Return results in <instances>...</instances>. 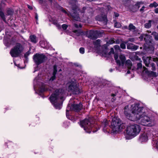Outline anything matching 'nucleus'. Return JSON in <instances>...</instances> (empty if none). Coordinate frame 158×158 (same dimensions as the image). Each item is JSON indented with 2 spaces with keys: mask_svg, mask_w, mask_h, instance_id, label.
Masks as SVG:
<instances>
[{
  "mask_svg": "<svg viewBox=\"0 0 158 158\" xmlns=\"http://www.w3.org/2000/svg\"><path fill=\"white\" fill-rule=\"evenodd\" d=\"M144 69V71H145V69H146V68L145 67H143V68Z\"/></svg>",
  "mask_w": 158,
  "mask_h": 158,
  "instance_id": "052dcab7",
  "label": "nucleus"
},
{
  "mask_svg": "<svg viewBox=\"0 0 158 158\" xmlns=\"http://www.w3.org/2000/svg\"><path fill=\"white\" fill-rule=\"evenodd\" d=\"M125 124L118 118L114 117L111 123V128L114 132L120 131L125 128Z\"/></svg>",
  "mask_w": 158,
  "mask_h": 158,
  "instance_id": "20e7f679",
  "label": "nucleus"
},
{
  "mask_svg": "<svg viewBox=\"0 0 158 158\" xmlns=\"http://www.w3.org/2000/svg\"><path fill=\"white\" fill-rule=\"evenodd\" d=\"M30 52L28 51L26 52L24 55V57L26 59V60H28V58H27L28 56L30 55Z\"/></svg>",
  "mask_w": 158,
  "mask_h": 158,
  "instance_id": "2f4dec72",
  "label": "nucleus"
},
{
  "mask_svg": "<svg viewBox=\"0 0 158 158\" xmlns=\"http://www.w3.org/2000/svg\"><path fill=\"white\" fill-rule=\"evenodd\" d=\"M152 59L154 61L156 62L158 65V58H152Z\"/></svg>",
  "mask_w": 158,
  "mask_h": 158,
  "instance_id": "58836bf2",
  "label": "nucleus"
},
{
  "mask_svg": "<svg viewBox=\"0 0 158 158\" xmlns=\"http://www.w3.org/2000/svg\"><path fill=\"white\" fill-rule=\"evenodd\" d=\"M14 64H15V65H16V66H17L19 68H20V69H23V68L22 67H19V66L20 65H19V64H18L17 65V64H16V63H15V62H14Z\"/></svg>",
  "mask_w": 158,
  "mask_h": 158,
  "instance_id": "c03bdc74",
  "label": "nucleus"
},
{
  "mask_svg": "<svg viewBox=\"0 0 158 158\" xmlns=\"http://www.w3.org/2000/svg\"><path fill=\"white\" fill-rule=\"evenodd\" d=\"M57 72V66L56 65H54L53 66V71L52 74V76L49 79L50 81H52L54 79H55L56 78V75Z\"/></svg>",
  "mask_w": 158,
  "mask_h": 158,
  "instance_id": "f3484780",
  "label": "nucleus"
},
{
  "mask_svg": "<svg viewBox=\"0 0 158 158\" xmlns=\"http://www.w3.org/2000/svg\"><path fill=\"white\" fill-rule=\"evenodd\" d=\"M155 12L156 13H158V8H156L155 10Z\"/></svg>",
  "mask_w": 158,
  "mask_h": 158,
  "instance_id": "603ef678",
  "label": "nucleus"
},
{
  "mask_svg": "<svg viewBox=\"0 0 158 158\" xmlns=\"http://www.w3.org/2000/svg\"><path fill=\"white\" fill-rule=\"evenodd\" d=\"M130 73V71L129 70H128L127 71V73H128V74H129Z\"/></svg>",
  "mask_w": 158,
  "mask_h": 158,
  "instance_id": "6e6d98bb",
  "label": "nucleus"
},
{
  "mask_svg": "<svg viewBox=\"0 0 158 158\" xmlns=\"http://www.w3.org/2000/svg\"><path fill=\"white\" fill-rule=\"evenodd\" d=\"M36 70H35L34 71V73L35 72Z\"/></svg>",
  "mask_w": 158,
  "mask_h": 158,
  "instance_id": "69168bd1",
  "label": "nucleus"
},
{
  "mask_svg": "<svg viewBox=\"0 0 158 158\" xmlns=\"http://www.w3.org/2000/svg\"><path fill=\"white\" fill-rule=\"evenodd\" d=\"M124 27H125V28L126 29H127L128 28L127 26H125Z\"/></svg>",
  "mask_w": 158,
  "mask_h": 158,
  "instance_id": "bf43d9fd",
  "label": "nucleus"
},
{
  "mask_svg": "<svg viewBox=\"0 0 158 158\" xmlns=\"http://www.w3.org/2000/svg\"><path fill=\"white\" fill-rule=\"evenodd\" d=\"M101 40H98L94 42V45L96 46H100Z\"/></svg>",
  "mask_w": 158,
  "mask_h": 158,
  "instance_id": "c756f323",
  "label": "nucleus"
},
{
  "mask_svg": "<svg viewBox=\"0 0 158 158\" xmlns=\"http://www.w3.org/2000/svg\"><path fill=\"white\" fill-rule=\"evenodd\" d=\"M95 19L99 21H105L106 20V17L105 15L103 16L98 15L96 17Z\"/></svg>",
  "mask_w": 158,
  "mask_h": 158,
  "instance_id": "412c9836",
  "label": "nucleus"
},
{
  "mask_svg": "<svg viewBox=\"0 0 158 158\" xmlns=\"http://www.w3.org/2000/svg\"><path fill=\"white\" fill-rule=\"evenodd\" d=\"M73 13H71L70 15L75 20L78 21H81L80 18L79 17L78 15L75 13L76 11H77V10H76L75 9H73ZM78 10H79L78 9ZM60 11H61L64 13L67 14L69 16L70 15L62 7L60 6Z\"/></svg>",
  "mask_w": 158,
  "mask_h": 158,
  "instance_id": "9b49d317",
  "label": "nucleus"
},
{
  "mask_svg": "<svg viewBox=\"0 0 158 158\" xmlns=\"http://www.w3.org/2000/svg\"><path fill=\"white\" fill-rule=\"evenodd\" d=\"M114 58L116 63L118 65L124 66L126 60V58L124 55L120 54L118 58V54H115L114 55Z\"/></svg>",
  "mask_w": 158,
  "mask_h": 158,
  "instance_id": "9d476101",
  "label": "nucleus"
},
{
  "mask_svg": "<svg viewBox=\"0 0 158 158\" xmlns=\"http://www.w3.org/2000/svg\"><path fill=\"white\" fill-rule=\"evenodd\" d=\"M138 47L132 44H129L127 46L128 49H131L134 50H136L138 49Z\"/></svg>",
  "mask_w": 158,
  "mask_h": 158,
  "instance_id": "aec40b11",
  "label": "nucleus"
},
{
  "mask_svg": "<svg viewBox=\"0 0 158 158\" xmlns=\"http://www.w3.org/2000/svg\"><path fill=\"white\" fill-rule=\"evenodd\" d=\"M135 27L132 23H130L129 25L128 29L130 30H135Z\"/></svg>",
  "mask_w": 158,
  "mask_h": 158,
  "instance_id": "c85d7f7f",
  "label": "nucleus"
},
{
  "mask_svg": "<svg viewBox=\"0 0 158 158\" xmlns=\"http://www.w3.org/2000/svg\"><path fill=\"white\" fill-rule=\"evenodd\" d=\"M154 21L152 20H149L148 23L144 24V27L147 28H149L152 25V23H154Z\"/></svg>",
  "mask_w": 158,
  "mask_h": 158,
  "instance_id": "b1692460",
  "label": "nucleus"
},
{
  "mask_svg": "<svg viewBox=\"0 0 158 158\" xmlns=\"http://www.w3.org/2000/svg\"><path fill=\"white\" fill-rule=\"evenodd\" d=\"M145 8V7L144 6H143L140 9V11H143L144 9Z\"/></svg>",
  "mask_w": 158,
  "mask_h": 158,
  "instance_id": "09e8293b",
  "label": "nucleus"
},
{
  "mask_svg": "<svg viewBox=\"0 0 158 158\" xmlns=\"http://www.w3.org/2000/svg\"><path fill=\"white\" fill-rule=\"evenodd\" d=\"M97 33V31H90L89 34L87 35L88 38L92 39H95L97 38L96 34Z\"/></svg>",
  "mask_w": 158,
  "mask_h": 158,
  "instance_id": "dca6fc26",
  "label": "nucleus"
},
{
  "mask_svg": "<svg viewBox=\"0 0 158 158\" xmlns=\"http://www.w3.org/2000/svg\"><path fill=\"white\" fill-rule=\"evenodd\" d=\"M157 29H158V25H157Z\"/></svg>",
  "mask_w": 158,
  "mask_h": 158,
  "instance_id": "338daca9",
  "label": "nucleus"
},
{
  "mask_svg": "<svg viewBox=\"0 0 158 158\" xmlns=\"http://www.w3.org/2000/svg\"><path fill=\"white\" fill-rule=\"evenodd\" d=\"M152 34L156 40H158V33L154 31L153 32Z\"/></svg>",
  "mask_w": 158,
  "mask_h": 158,
  "instance_id": "cd10ccee",
  "label": "nucleus"
},
{
  "mask_svg": "<svg viewBox=\"0 0 158 158\" xmlns=\"http://www.w3.org/2000/svg\"><path fill=\"white\" fill-rule=\"evenodd\" d=\"M158 6V4L156 2H154L153 3H151L149 6L150 7H156Z\"/></svg>",
  "mask_w": 158,
  "mask_h": 158,
  "instance_id": "7c9ffc66",
  "label": "nucleus"
},
{
  "mask_svg": "<svg viewBox=\"0 0 158 158\" xmlns=\"http://www.w3.org/2000/svg\"><path fill=\"white\" fill-rule=\"evenodd\" d=\"M116 94H111V96L114 97L113 98H112V101H114L115 100V98H114V97L115 96H116Z\"/></svg>",
  "mask_w": 158,
  "mask_h": 158,
  "instance_id": "37998d69",
  "label": "nucleus"
},
{
  "mask_svg": "<svg viewBox=\"0 0 158 158\" xmlns=\"http://www.w3.org/2000/svg\"><path fill=\"white\" fill-rule=\"evenodd\" d=\"M141 130L140 126L137 124H130L127 128L126 133L128 135L134 137L138 134Z\"/></svg>",
  "mask_w": 158,
  "mask_h": 158,
  "instance_id": "7ed1b4c3",
  "label": "nucleus"
},
{
  "mask_svg": "<svg viewBox=\"0 0 158 158\" xmlns=\"http://www.w3.org/2000/svg\"><path fill=\"white\" fill-rule=\"evenodd\" d=\"M125 65L128 69H131L132 67V63L131 60H128L126 61Z\"/></svg>",
  "mask_w": 158,
  "mask_h": 158,
  "instance_id": "4be33fe9",
  "label": "nucleus"
},
{
  "mask_svg": "<svg viewBox=\"0 0 158 158\" xmlns=\"http://www.w3.org/2000/svg\"><path fill=\"white\" fill-rule=\"evenodd\" d=\"M115 41H114V40L111 39L108 42H107V43L109 44H113L114 43Z\"/></svg>",
  "mask_w": 158,
  "mask_h": 158,
  "instance_id": "f704fd0d",
  "label": "nucleus"
},
{
  "mask_svg": "<svg viewBox=\"0 0 158 158\" xmlns=\"http://www.w3.org/2000/svg\"><path fill=\"white\" fill-rule=\"evenodd\" d=\"M49 100L54 107L59 109V90L56 89L49 97Z\"/></svg>",
  "mask_w": 158,
  "mask_h": 158,
  "instance_id": "39448f33",
  "label": "nucleus"
},
{
  "mask_svg": "<svg viewBox=\"0 0 158 158\" xmlns=\"http://www.w3.org/2000/svg\"><path fill=\"white\" fill-rule=\"evenodd\" d=\"M152 68H153V69H152V70H155V67L154 66H153V65H152Z\"/></svg>",
  "mask_w": 158,
  "mask_h": 158,
  "instance_id": "5fc2aeb1",
  "label": "nucleus"
},
{
  "mask_svg": "<svg viewBox=\"0 0 158 158\" xmlns=\"http://www.w3.org/2000/svg\"><path fill=\"white\" fill-rule=\"evenodd\" d=\"M67 86L68 91L73 94H78L80 92L78 85L75 81H71L68 82Z\"/></svg>",
  "mask_w": 158,
  "mask_h": 158,
  "instance_id": "0eeeda50",
  "label": "nucleus"
},
{
  "mask_svg": "<svg viewBox=\"0 0 158 158\" xmlns=\"http://www.w3.org/2000/svg\"><path fill=\"white\" fill-rule=\"evenodd\" d=\"M114 15L116 17H118L119 16V15L118 13H114Z\"/></svg>",
  "mask_w": 158,
  "mask_h": 158,
  "instance_id": "864d4df0",
  "label": "nucleus"
},
{
  "mask_svg": "<svg viewBox=\"0 0 158 158\" xmlns=\"http://www.w3.org/2000/svg\"><path fill=\"white\" fill-rule=\"evenodd\" d=\"M29 38L31 42L34 43H37V40L36 39V37L34 35H30V36Z\"/></svg>",
  "mask_w": 158,
  "mask_h": 158,
  "instance_id": "5701e85b",
  "label": "nucleus"
},
{
  "mask_svg": "<svg viewBox=\"0 0 158 158\" xmlns=\"http://www.w3.org/2000/svg\"><path fill=\"white\" fill-rule=\"evenodd\" d=\"M74 26L76 28H78V27H81V25L80 24H79L78 23H75L74 24Z\"/></svg>",
  "mask_w": 158,
  "mask_h": 158,
  "instance_id": "c9c22d12",
  "label": "nucleus"
},
{
  "mask_svg": "<svg viewBox=\"0 0 158 158\" xmlns=\"http://www.w3.org/2000/svg\"><path fill=\"white\" fill-rule=\"evenodd\" d=\"M120 47L122 48L125 49L126 48V45L125 44L123 43H121L120 44Z\"/></svg>",
  "mask_w": 158,
  "mask_h": 158,
  "instance_id": "e433bc0d",
  "label": "nucleus"
},
{
  "mask_svg": "<svg viewBox=\"0 0 158 158\" xmlns=\"http://www.w3.org/2000/svg\"><path fill=\"white\" fill-rule=\"evenodd\" d=\"M107 52V49L106 48L103 52H102L101 54L103 56H104L105 57H108L109 55L111 54H113L114 53V51L113 48H111L110 51L109 52V53H108Z\"/></svg>",
  "mask_w": 158,
  "mask_h": 158,
  "instance_id": "ddd939ff",
  "label": "nucleus"
},
{
  "mask_svg": "<svg viewBox=\"0 0 158 158\" xmlns=\"http://www.w3.org/2000/svg\"><path fill=\"white\" fill-rule=\"evenodd\" d=\"M134 39L133 38H129L128 40L129 41L133 42L134 41Z\"/></svg>",
  "mask_w": 158,
  "mask_h": 158,
  "instance_id": "a18cd8bd",
  "label": "nucleus"
},
{
  "mask_svg": "<svg viewBox=\"0 0 158 158\" xmlns=\"http://www.w3.org/2000/svg\"><path fill=\"white\" fill-rule=\"evenodd\" d=\"M24 49V46L20 43H16L11 48L10 54L12 57H16L19 56Z\"/></svg>",
  "mask_w": 158,
  "mask_h": 158,
  "instance_id": "423d86ee",
  "label": "nucleus"
},
{
  "mask_svg": "<svg viewBox=\"0 0 158 158\" xmlns=\"http://www.w3.org/2000/svg\"><path fill=\"white\" fill-rule=\"evenodd\" d=\"M80 125L81 127L84 128V130L86 132L89 133L91 132L93 126L87 119H85L81 121Z\"/></svg>",
  "mask_w": 158,
  "mask_h": 158,
  "instance_id": "1a4fd4ad",
  "label": "nucleus"
},
{
  "mask_svg": "<svg viewBox=\"0 0 158 158\" xmlns=\"http://www.w3.org/2000/svg\"><path fill=\"white\" fill-rule=\"evenodd\" d=\"M152 58L150 57L144 56L143 57V60L146 66H148L150 63V60H151V59L153 60Z\"/></svg>",
  "mask_w": 158,
  "mask_h": 158,
  "instance_id": "6ab92c4d",
  "label": "nucleus"
},
{
  "mask_svg": "<svg viewBox=\"0 0 158 158\" xmlns=\"http://www.w3.org/2000/svg\"><path fill=\"white\" fill-rule=\"evenodd\" d=\"M112 71H113V70L112 69H111L110 70V72H112Z\"/></svg>",
  "mask_w": 158,
  "mask_h": 158,
  "instance_id": "13d9d810",
  "label": "nucleus"
},
{
  "mask_svg": "<svg viewBox=\"0 0 158 158\" xmlns=\"http://www.w3.org/2000/svg\"><path fill=\"white\" fill-rule=\"evenodd\" d=\"M40 43L42 47L46 49H49L50 48L51 45L46 40H41Z\"/></svg>",
  "mask_w": 158,
  "mask_h": 158,
  "instance_id": "4468645a",
  "label": "nucleus"
},
{
  "mask_svg": "<svg viewBox=\"0 0 158 158\" xmlns=\"http://www.w3.org/2000/svg\"><path fill=\"white\" fill-rule=\"evenodd\" d=\"M67 27V25L66 24H64L62 25V28L64 30H66Z\"/></svg>",
  "mask_w": 158,
  "mask_h": 158,
  "instance_id": "ea45409f",
  "label": "nucleus"
},
{
  "mask_svg": "<svg viewBox=\"0 0 158 158\" xmlns=\"http://www.w3.org/2000/svg\"><path fill=\"white\" fill-rule=\"evenodd\" d=\"M79 51L81 53L83 54L85 52V49L83 48H81L79 49Z\"/></svg>",
  "mask_w": 158,
  "mask_h": 158,
  "instance_id": "72a5a7b5",
  "label": "nucleus"
},
{
  "mask_svg": "<svg viewBox=\"0 0 158 158\" xmlns=\"http://www.w3.org/2000/svg\"><path fill=\"white\" fill-rule=\"evenodd\" d=\"M74 33H76L77 31L76 30H75V31H73Z\"/></svg>",
  "mask_w": 158,
  "mask_h": 158,
  "instance_id": "680f3d73",
  "label": "nucleus"
},
{
  "mask_svg": "<svg viewBox=\"0 0 158 158\" xmlns=\"http://www.w3.org/2000/svg\"><path fill=\"white\" fill-rule=\"evenodd\" d=\"M35 18L36 19V20H38V15L37 13H36L35 15Z\"/></svg>",
  "mask_w": 158,
  "mask_h": 158,
  "instance_id": "de8ad7c7",
  "label": "nucleus"
},
{
  "mask_svg": "<svg viewBox=\"0 0 158 158\" xmlns=\"http://www.w3.org/2000/svg\"><path fill=\"white\" fill-rule=\"evenodd\" d=\"M14 12V11L12 9L8 8L7 10V13L8 15H12Z\"/></svg>",
  "mask_w": 158,
  "mask_h": 158,
  "instance_id": "bb28decb",
  "label": "nucleus"
},
{
  "mask_svg": "<svg viewBox=\"0 0 158 158\" xmlns=\"http://www.w3.org/2000/svg\"><path fill=\"white\" fill-rule=\"evenodd\" d=\"M52 23H53L57 27L58 29H59V24L58 23V22L57 20L56 19H53L52 20Z\"/></svg>",
  "mask_w": 158,
  "mask_h": 158,
  "instance_id": "a878e982",
  "label": "nucleus"
},
{
  "mask_svg": "<svg viewBox=\"0 0 158 158\" xmlns=\"http://www.w3.org/2000/svg\"><path fill=\"white\" fill-rule=\"evenodd\" d=\"M147 140L148 136L146 133L144 132L140 135L139 141L140 142H145L147 141Z\"/></svg>",
  "mask_w": 158,
  "mask_h": 158,
  "instance_id": "2eb2a0df",
  "label": "nucleus"
},
{
  "mask_svg": "<svg viewBox=\"0 0 158 158\" xmlns=\"http://www.w3.org/2000/svg\"><path fill=\"white\" fill-rule=\"evenodd\" d=\"M142 67V64L141 63H139L137 64V69L141 68Z\"/></svg>",
  "mask_w": 158,
  "mask_h": 158,
  "instance_id": "a19ab883",
  "label": "nucleus"
},
{
  "mask_svg": "<svg viewBox=\"0 0 158 158\" xmlns=\"http://www.w3.org/2000/svg\"><path fill=\"white\" fill-rule=\"evenodd\" d=\"M39 75L36 77L34 80V88L35 93L39 95L48 89L44 83L40 81Z\"/></svg>",
  "mask_w": 158,
  "mask_h": 158,
  "instance_id": "f03ea898",
  "label": "nucleus"
},
{
  "mask_svg": "<svg viewBox=\"0 0 158 158\" xmlns=\"http://www.w3.org/2000/svg\"><path fill=\"white\" fill-rule=\"evenodd\" d=\"M27 6V7H28V8L29 9H30V10H32V6H30L29 5H28Z\"/></svg>",
  "mask_w": 158,
  "mask_h": 158,
  "instance_id": "8fccbe9b",
  "label": "nucleus"
},
{
  "mask_svg": "<svg viewBox=\"0 0 158 158\" xmlns=\"http://www.w3.org/2000/svg\"><path fill=\"white\" fill-rule=\"evenodd\" d=\"M82 105L80 103L79 104H75L70 105L69 104L68 106V108L71 110L79 111L82 108Z\"/></svg>",
  "mask_w": 158,
  "mask_h": 158,
  "instance_id": "f8f14e48",
  "label": "nucleus"
},
{
  "mask_svg": "<svg viewBox=\"0 0 158 158\" xmlns=\"http://www.w3.org/2000/svg\"><path fill=\"white\" fill-rule=\"evenodd\" d=\"M61 99L63 100H64V96L62 94V95L61 96H60V100Z\"/></svg>",
  "mask_w": 158,
  "mask_h": 158,
  "instance_id": "49530a36",
  "label": "nucleus"
},
{
  "mask_svg": "<svg viewBox=\"0 0 158 158\" xmlns=\"http://www.w3.org/2000/svg\"><path fill=\"white\" fill-rule=\"evenodd\" d=\"M131 109L130 110L128 105L124 107V114L127 119L133 121L139 120V123L144 126L151 127L156 125V121L153 118L149 117L145 113H142L143 108L139 104L132 105Z\"/></svg>",
  "mask_w": 158,
  "mask_h": 158,
  "instance_id": "f257e3e1",
  "label": "nucleus"
},
{
  "mask_svg": "<svg viewBox=\"0 0 158 158\" xmlns=\"http://www.w3.org/2000/svg\"><path fill=\"white\" fill-rule=\"evenodd\" d=\"M36 24H38V21H37H37H36Z\"/></svg>",
  "mask_w": 158,
  "mask_h": 158,
  "instance_id": "e2e57ef3",
  "label": "nucleus"
},
{
  "mask_svg": "<svg viewBox=\"0 0 158 158\" xmlns=\"http://www.w3.org/2000/svg\"><path fill=\"white\" fill-rule=\"evenodd\" d=\"M121 26V24L119 23H116L114 25L115 27L117 28L120 27Z\"/></svg>",
  "mask_w": 158,
  "mask_h": 158,
  "instance_id": "4c0bfd02",
  "label": "nucleus"
},
{
  "mask_svg": "<svg viewBox=\"0 0 158 158\" xmlns=\"http://www.w3.org/2000/svg\"><path fill=\"white\" fill-rule=\"evenodd\" d=\"M14 42V40L12 39L11 40H4V44L7 47H10L11 45L13 44Z\"/></svg>",
  "mask_w": 158,
  "mask_h": 158,
  "instance_id": "a211bd4d",
  "label": "nucleus"
},
{
  "mask_svg": "<svg viewBox=\"0 0 158 158\" xmlns=\"http://www.w3.org/2000/svg\"><path fill=\"white\" fill-rule=\"evenodd\" d=\"M114 48L115 50H118L119 49V47L118 45H116L114 46Z\"/></svg>",
  "mask_w": 158,
  "mask_h": 158,
  "instance_id": "79ce46f5",
  "label": "nucleus"
},
{
  "mask_svg": "<svg viewBox=\"0 0 158 158\" xmlns=\"http://www.w3.org/2000/svg\"><path fill=\"white\" fill-rule=\"evenodd\" d=\"M108 123L107 119H104L102 123V126L103 127V130H105V128L108 125Z\"/></svg>",
  "mask_w": 158,
  "mask_h": 158,
  "instance_id": "393cba45",
  "label": "nucleus"
},
{
  "mask_svg": "<svg viewBox=\"0 0 158 158\" xmlns=\"http://www.w3.org/2000/svg\"><path fill=\"white\" fill-rule=\"evenodd\" d=\"M110 8H111V7L110 6H107L106 9H108V10H110Z\"/></svg>",
  "mask_w": 158,
  "mask_h": 158,
  "instance_id": "3c124183",
  "label": "nucleus"
},
{
  "mask_svg": "<svg viewBox=\"0 0 158 158\" xmlns=\"http://www.w3.org/2000/svg\"><path fill=\"white\" fill-rule=\"evenodd\" d=\"M49 90H50V91H51V89H49Z\"/></svg>",
  "mask_w": 158,
  "mask_h": 158,
  "instance_id": "774afa93",
  "label": "nucleus"
},
{
  "mask_svg": "<svg viewBox=\"0 0 158 158\" xmlns=\"http://www.w3.org/2000/svg\"><path fill=\"white\" fill-rule=\"evenodd\" d=\"M157 147L158 148V141L156 143Z\"/></svg>",
  "mask_w": 158,
  "mask_h": 158,
  "instance_id": "4d7b16f0",
  "label": "nucleus"
},
{
  "mask_svg": "<svg viewBox=\"0 0 158 158\" xmlns=\"http://www.w3.org/2000/svg\"><path fill=\"white\" fill-rule=\"evenodd\" d=\"M47 57L42 53H37L33 56V59L37 65L44 62L47 59Z\"/></svg>",
  "mask_w": 158,
  "mask_h": 158,
  "instance_id": "6e6552de",
  "label": "nucleus"
},
{
  "mask_svg": "<svg viewBox=\"0 0 158 158\" xmlns=\"http://www.w3.org/2000/svg\"><path fill=\"white\" fill-rule=\"evenodd\" d=\"M85 9H86V8H85V7H84V8H83V10H85Z\"/></svg>",
  "mask_w": 158,
  "mask_h": 158,
  "instance_id": "0e129e2a",
  "label": "nucleus"
},
{
  "mask_svg": "<svg viewBox=\"0 0 158 158\" xmlns=\"http://www.w3.org/2000/svg\"><path fill=\"white\" fill-rule=\"evenodd\" d=\"M144 4L143 2L141 1L139 2H137L135 4V6L138 7V9H139L140 7L139 5H142Z\"/></svg>",
  "mask_w": 158,
  "mask_h": 158,
  "instance_id": "473e14b6",
  "label": "nucleus"
}]
</instances>
